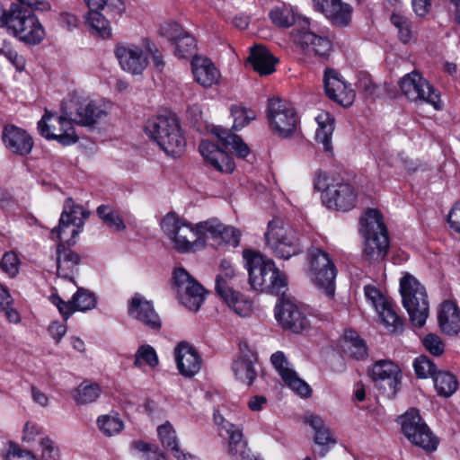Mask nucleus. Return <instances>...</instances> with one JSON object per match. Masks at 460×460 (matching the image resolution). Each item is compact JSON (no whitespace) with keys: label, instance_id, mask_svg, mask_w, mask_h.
I'll list each match as a JSON object with an SVG mask.
<instances>
[{"label":"nucleus","instance_id":"obj_63","mask_svg":"<svg viewBox=\"0 0 460 460\" xmlns=\"http://www.w3.org/2000/svg\"><path fill=\"white\" fill-rule=\"evenodd\" d=\"M271 363L276 368V370L279 372L280 376L283 378L286 375V372H291L292 369L288 367V362L287 361V358L283 352L277 351L274 354H272L270 358Z\"/></svg>","mask_w":460,"mask_h":460},{"label":"nucleus","instance_id":"obj_15","mask_svg":"<svg viewBox=\"0 0 460 460\" xmlns=\"http://www.w3.org/2000/svg\"><path fill=\"white\" fill-rule=\"evenodd\" d=\"M173 279L181 304L198 311L205 299L203 288L182 268L174 270Z\"/></svg>","mask_w":460,"mask_h":460},{"label":"nucleus","instance_id":"obj_30","mask_svg":"<svg viewBox=\"0 0 460 460\" xmlns=\"http://www.w3.org/2000/svg\"><path fill=\"white\" fill-rule=\"evenodd\" d=\"M75 121L82 126H92L108 114L107 105L100 102H81L75 104Z\"/></svg>","mask_w":460,"mask_h":460},{"label":"nucleus","instance_id":"obj_35","mask_svg":"<svg viewBox=\"0 0 460 460\" xmlns=\"http://www.w3.org/2000/svg\"><path fill=\"white\" fill-rule=\"evenodd\" d=\"M341 348L347 356L356 359H362L367 355V349L364 341L353 330L344 332Z\"/></svg>","mask_w":460,"mask_h":460},{"label":"nucleus","instance_id":"obj_34","mask_svg":"<svg viewBox=\"0 0 460 460\" xmlns=\"http://www.w3.org/2000/svg\"><path fill=\"white\" fill-rule=\"evenodd\" d=\"M212 134L217 137L225 147H231L239 157L245 158L249 155L250 148L247 144H245L239 136L232 133L229 129L216 127L212 129Z\"/></svg>","mask_w":460,"mask_h":460},{"label":"nucleus","instance_id":"obj_8","mask_svg":"<svg viewBox=\"0 0 460 460\" xmlns=\"http://www.w3.org/2000/svg\"><path fill=\"white\" fill-rule=\"evenodd\" d=\"M399 87L402 93L410 102H425L430 104L437 111L442 109L438 91L419 71L413 70L402 76L399 81Z\"/></svg>","mask_w":460,"mask_h":460},{"label":"nucleus","instance_id":"obj_10","mask_svg":"<svg viewBox=\"0 0 460 460\" xmlns=\"http://www.w3.org/2000/svg\"><path fill=\"white\" fill-rule=\"evenodd\" d=\"M72 111H64V114L57 116L48 111L38 122L40 134L47 139H55L64 146L71 145L78 140L72 126Z\"/></svg>","mask_w":460,"mask_h":460},{"label":"nucleus","instance_id":"obj_56","mask_svg":"<svg viewBox=\"0 0 460 460\" xmlns=\"http://www.w3.org/2000/svg\"><path fill=\"white\" fill-rule=\"evenodd\" d=\"M141 360L145 361L150 367H155L158 364V358L155 349L149 345H142L136 353L134 365L141 367Z\"/></svg>","mask_w":460,"mask_h":460},{"label":"nucleus","instance_id":"obj_49","mask_svg":"<svg viewBox=\"0 0 460 460\" xmlns=\"http://www.w3.org/2000/svg\"><path fill=\"white\" fill-rule=\"evenodd\" d=\"M391 22L398 29L399 38L404 44L409 43L413 39L411 22L399 13L391 15Z\"/></svg>","mask_w":460,"mask_h":460},{"label":"nucleus","instance_id":"obj_11","mask_svg":"<svg viewBox=\"0 0 460 460\" xmlns=\"http://www.w3.org/2000/svg\"><path fill=\"white\" fill-rule=\"evenodd\" d=\"M400 423L402 433L413 445L429 452L436 450L437 438L423 421L417 409H410L402 415Z\"/></svg>","mask_w":460,"mask_h":460},{"label":"nucleus","instance_id":"obj_60","mask_svg":"<svg viewBox=\"0 0 460 460\" xmlns=\"http://www.w3.org/2000/svg\"><path fill=\"white\" fill-rule=\"evenodd\" d=\"M40 445L41 447V460H58L59 450L55 443L49 438L40 439Z\"/></svg>","mask_w":460,"mask_h":460},{"label":"nucleus","instance_id":"obj_24","mask_svg":"<svg viewBox=\"0 0 460 460\" xmlns=\"http://www.w3.org/2000/svg\"><path fill=\"white\" fill-rule=\"evenodd\" d=\"M314 8L337 27H345L351 21L352 8L341 0H313Z\"/></svg>","mask_w":460,"mask_h":460},{"label":"nucleus","instance_id":"obj_61","mask_svg":"<svg viewBox=\"0 0 460 460\" xmlns=\"http://www.w3.org/2000/svg\"><path fill=\"white\" fill-rule=\"evenodd\" d=\"M186 31H183L181 26L177 22L164 23L160 28L161 35L166 37L173 44L181 37Z\"/></svg>","mask_w":460,"mask_h":460},{"label":"nucleus","instance_id":"obj_21","mask_svg":"<svg viewBox=\"0 0 460 460\" xmlns=\"http://www.w3.org/2000/svg\"><path fill=\"white\" fill-rule=\"evenodd\" d=\"M323 83L326 95L330 99L344 107L353 103L355 92L339 77L337 72L332 69L326 70Z\"/></svg>","mask_w":460,"mask_h":460},{"label":"nucleus","instance_id":"obj_1","mask_svg":"<svg viewBox=\"0 0 460 460\" xmlns=\"http://www.w3.org/2000/svg\"><path fill=\"white\" fill-rule=\"evenodd\" d=\"M360 226L365 238L363 258L369 263L383 261L389 250V237L382 215L369 209L360 219Z\"/></svg>","mask_w":460,"mask_h":460},{"label":"nucleus","instance_id":"obj_42","mask_svg":"<svg viewBox=\"0 0 460 460\" xmlns=\"http://www.w3.org/2000/svg\"><path fill=\"white\" fill-rule=\"evenodd\" d=\"M434 385L439 395L449 397L457 389V380L454 375L439 371L434 376Z\"/></svg>","mask_w":460,"mask_h":460},{"label":"nucleus","instance_id":"obj_29","mask_svg":"<svg viewBox=\"0 0 460 460\" xmlns=\"http://www.w3.org/2000/svg\"><path fill=\"white\" fill-rule=\"evenodd\" d=\"M441 331L447 335H456L460 332V309L450 300L444 301L438 314Z\"/></svg>","mask_w":460,"mask_h":460},{"label":"nucleus","instance_id":"obj_3","mask_svg":"<svg viewBox=\"0 0 460 460\" xmlns=\"http://www.w3.org/2000/svg\"><path fill=\"white\" fill-rule=\"evenodd\" d=\"M146 131L167 155L179 156L183 152L185 138L175 117L160 116L149 120Z\"/></svg>","mask_w":460,"mask_h":460},{"label":"nucleus","instance_id":"obj_19","mask_svg":"<svg viewBox=\"0 0 460 460\" xmlns=\"http://www.w3.org/2000/svg\"><path fill=\"white\" fill-rule=\"evenodd\" d=\"M115 55L123 70L133 75L141 74L147 66L143 49L134 44H118Z\"/></svg>","mask_w":460,"mask_h":460},{"label":"nucleus","instance_id":"obj_2","mask_svg":"<svg viewBox=\"0 0 460 460\" xmlns=\"http://www.w3.org/2000/svg\"><path fill=\"white\" fill-rule=\"evenodd\" d=\"M265 239L271 252L279 259L288 260L302 252L298 232L281 218L269 222Z\"/></svg>","mask_w":460,"mask_h":460},{"label":"nucleus","instance_id":"obj_13","mask_svg":"<svg viewBox=\"0 0 460 460\" xmlns=\"http://www.w3.org/2000/svg\"><path fill=\"white\" fill-rule=\"evenodd\" d=\"M275 317L282 329L296 334L310 328L305 309L290 299H283L275 306Z\"/></svg>","mask_w":460,"mask_h":460},{"label":"nucleus","instance_id":"obj_55","mask_svg":"<svg viewBox=\"0 0 460 460\" xmlns=\"http://www.w3.org/2000/svg\"><path fill=\"white\" fill-rule=\"evenodd\" d=\"M231 113L234 118L233 128L234 130L243 128L256 118V114L253 111L242 107H233Z\"/></svg>","mask_w":460,"mask_h":460},{"label":"nucleus","instance_id":"obj_33","mask_svg":"<svg viewBox=\"0 0 460 460\" xmlns=\"http://www.w3.org/2000/svg\"><path fill=\"white\" fill-rule=\"evenodd\" d=\"M253 69L261 75H266L275 71L276 59L270 52L262 46L254 47L248 58Z\"/></svg>","mask_w":460,"mask_h":460},{"label":"nucleus","instance_id":"obj_62","mask_svg":"<svg viewBox=\"0 0 460 460\" xmlns=\"http://www.w3.org/2000/svg\"><path fill=\"white\" fill-rule=\"evenodd\" d=\"M364 291L367 299L371 302L376 310H379L380 306H385V303L387 302L381 292L374 286H366Z\"/></svg>","mask_w":460,"mask_h":460},{"label":"nucleus","instance_id":"obj_37","mask_svg":"<svg viewBox=\"0 0 460 460\" xmlns=\"http://www.w3.org/2000/svg\"><path fill=\"white\" fill-rule=\"evenodd\" d=\"M157 431L163 446L168 449H171L173 456L178 460H196L193 456L186 455L181 452L178 447L175 430L172 429L171 424L166 423L158 427Z\"/></svg>","mask_w":460,"mask_h":460},{"label":"nucleus","instance_id":"obj_14","mask_svg":"<svg viewBox=\"0 0 460 460\" xmlns=\"http://www.w3.org/2000/svg\"><path fill=\"white\" fill-rule=\"evenodd\" d=\"M89 215V211L84 210L79 205H75L74 200L68 198L66 199L58 226L54 228L51 234H57V238L61 240L66 231L69 230L71 237L66 242L69 246L74 245L75 243V238Z\"/></svg>","mask_w":460,"mask_h":460},{"label":"nucleus","instance_id":"obj_18","mask_svg":"<svg viewBox=\"0 0 460 460\" xmlns=\"http://www.w3.org/2000/svg\"><path fill=\"white\" fill-rule=\"evenodd\" d=\"M49 299L58 307L65 320H67L75 311H87L94 308L96 305L94 294L83 288H78L70 301H64L57 294L51 295Z\"/></svg>","mask_w":460,"mask_h":460},{"label":"nucleus","instance_id":"obj_52","mask_svg":"<svg viewBox=\"0 0 460 460\" xmlns=\"http://www.w3.org/2000/svg\"><path fill=\"white\" fill-rule=\"evenodd\" d=\"M100 429L107 436H113L123 429V422L115 416L103 415L97 420Z\"/></svg>","mask_w":460,"mask_h":460},{"label":"nucleus","instance_id":"obj_47","mask_svg":"<svg viewBox=\"0 0 460 460\" xmlns=\"http://www.w3.org/2000/svg\"><path fill=\"white\" fill-rule=\"evenodd\" d=\"M224 229V224L217 218H211L207 221L198 223V233L203 241V247L206 244V239L210 237L217 243L220 232Z\"/></svg>","mask_w":460,"mask_h":460},{"label":"nucleus","instance_id":"obj_46","mask_svg":"<svg viewBox=\"0 0 460 460\" xmlns=\"http://www.w3.org/2000/svg\"><path fill=\"white\" fill-rule=\"evenodd\" d=\"M234 277V270L231 263L223 260L220 263V271L216 278V291L220 296L233 289L229 283Z\"/></svg>","mask_w":460,"mask_h":460},{"label":"nucleus","instance_id":"obj_54","mask_svg":"<svg viewBox=\"0 0 460 460\" xmlns=\"http://www.w3.org/2000/svg\"><path fill=\"white\" fill-rule=\"evenodd\" d=\"M20 265L21 261L17 253L12 251L5 252L0 261L1 270L11 278L19 273Z\"/></svg>","mask_w":460,"mask_h":460},{"label":"nucleus","instance_id":"obj_43","mask_svg":"<svg viewBox=\"0 0 460 460\" xmlns=\"http://www.w3.org/2000/svg\"><path fill=\"white\" fill-rule=\"evenodd\" d=\"M97 214L102 222L113 231H123L126 226L119 213L108 205H101L97 208Z\"/></svg>","mask_w":460,"mask_h":460},{"label":"nucleus","instance_id":"obj_23","mask_svg":"<svg viewBox=\"0 0 460 460\" xmlns=\"http://www.w3.org/2000/svg\"><path fill=\"white\" fill-rule=\"evenodd\" d=\"M199 150L206 163L215 170L225 173H231L234 170L232 157L217 144L208 139L202 140Z\"/></svg>","mask_w":460,"mask_h":460},{"label":"nucleus","instance_id":"obj_5","mask_svg":"<svg viewBox=\"0 0 460 460\" xmlns=\"http://www.w3.org/2000/svg\"><path fill=\"white\" fill-rule=\"evenodd\" d=\"M314 185L323 190V200L329 208L348 211L357 204L358 192L349 181L320 174Z\"/></svg>","mask_w":460,"mask_h":460},{"label":"nucleus","instance_id":"obj_44","mask_svg":"<svg viewBox=\"0 0 460 460\" xmlns=\"http://www.w3.org/2000/svg\"><path fill=\"white\" fill-rule=\"evenodd\" d=\"M232 368L236 377L248 385H251L256 378L257 373L252 361L247 358L234 360Z\"/></svg>","mask_w":460,"mask_h":460},{"label":"nucleus","instance_id":"obj_59","mask_svg":"<svg viewBox=\"0 0 460 460\" xmlns=\"http://www.w3.org/2000/svg\"><path fill=\"white\" fill-rule=\"evenodd\" d=\"M4 460H38L35 456L28 450L22 449L19 445L10 442L9 448Z\"/></svg>","mask_w":460,"mask_h":460},{"label":"nucleus","instance_id":"obj_6","mask_svg":"<svg viewBox=\"0 0 460 460\" xmlns=\"http://www.w3.org/2000/svg\"><path fill=\"white\" fill-rule=\"evenodd\" d=\"M6 27L16 38L27 44H39L45 37V30L37 16L18 4L11 5Z\"/></svg>","mask_w":460,"mask_h":460},{"label":"nucleus","instance_id":"obj_22","mask_svg":"<svg viewBox=\"0 0 460 460\" xmlns=\"http://www.w3.org/2000/svg\"><path fill=\"white\" fill-rule=\"evenodd\" d=\"M2 141L10 152L22 156L29 155L34 145L32 137L24 129L15 125L4 127Z\"/></svg>","mask_w":460,"mask_h":460},{"label":"nucleus","instance_id":"obj_36","mask_svg":"<svg viewBox=\"0 0 460 460\" xmlns=\"http://www.w3.org/2000/svg\"><path fill=\"white\" fill-rule=\"evenodd\" d=\"M226 304L239 316L249 317L253 310L252 301L234 289L220 295Z\"/></svg>","mask_w":460,"mask_h":460},{"label":"nucleus","instance_id":"obj_64","mask_svg":"<svg viewBox=\"0 0 460 460\" xmlns=\"http://www.w3.org/2000/svg\"><path fill=\"white\" fill-rule=\"evenodd\" d=\"M49 332L56 342H59L66 332V325L58 322H53L49 327Z\"/></svg>","mask_w":460,"mask_h":460},{"label":"nucleus","instance_id":"obj_51","mask_svg":"<svg viewBox=\"0 0 460 460\" xmlns=\"http://www.w3.org/2000/svg\"><path fill=\"white\" fill-rule=\"evenodd\" d=\"M175 50L174 53L179 58H185L191 56L196 49L195 39L185 32L180 39L174 43Z\"/></svg>","mask_w":460,"mask_h":460},{"label":"nucleus","instance_id":"obj_26","mask_svg":"<svg viewBox=\"0 0 460 460\" xmlns=\"http://www.w3.org/2000/svg\"><path fill=\"white\" fill-rule=\"evenodd\" d=\"M225 428L227 434H229V437L226 438L227 453L233 460H260L248 447L241 428L230 425H226Z\"/></svg>","mask_w":460,"mask_h":460},{"label":"nucleus","instance_id":"obj_27","mask_svg":"<svg viewBox=\"0 0 460 460\" xmlns=\"http://www.w3.org/2000/svg\"><path fill=\"white\" fill-rule=\"evenodd\" d=\"M195 81L203 87H211L219 83L221 74L207 58L195 56L191 62Z\"/></svg>","mask_w":460,"mask_h":460},{"label":"nucleus","instance_id":"obj_50","mask_svg":"<svg viewBox=\"0 0 460 460\" xmlns=\"http://www.w3.org/2000/svg\"><path fill=\"white\" fill-rule=\"evenodd\" d=\"M282 379L288 387H290L300 396H311L312 389L304 380L297 376L296 373L294 370L288 373L286 372V375Z\"/></svg>","mask_w":460,"mask_h":460},{"label":"nucleus","instance_id":"obj_12","mask_svg":"<svg viewBox=\"0 0 460 460\" xmlns=\"http://www.w3.org/2000/svg\"><path fill=\"white\" fill-rule=\"evenodd\" d=\"M307 259L314 282L323 288L327 296H332L337 270L330 255L318 248H311L308 251Z\"/></svg>","mask_w":460,"mask_h":460},{"label":"nucleus","instance_id":"obj_32","mask_svg":"<svg viewBox=\"0 0 460 460\" xmlns=\"http://www.w3.org/2000/svg\"><path fill=\"white\" fill-rule=\"evenodd\" d=\"M265 270L264 283L259 287L258 290L276 296L284 294L287 288V278L279 271L272 260L268 259V267Z\"/></svg>","mask_w":460,"mask_h":460},{"label":"nucleus","instance_id":"obj_28","mask_svg":"<svg viewBox=\"0 0 460 460\" xmlns=\"http://www.w3.org/2000/svg\"><path fill=\"white\" fill-rule=\"evenodd\" d=\"M243 257L249 273V283L253 289L258 290L259 287L264 283L263 274L268 267V259L251 250L243 251Z\"/></svg>","mask_w":460,"mask_h":460},{"label":"nucleus","instance_id":"obj_9","mask_svg":"<svg viewBox=\"0 0 460 460\" xmlns=\"http://www.w3.org/2000/svg\"><path fill=\"white\" fill-rule=\"evenodd\" d=\"M267 118L270 130L280 137L293 135L299 124V118L293 105L279 98L269 100Z\"/></svg>","mask_w":460,"mask_h":460},{"label":"nucleus","instance_id":"obj_53","mask_svg":"<svg viewBox=\"0 0 460 460\" xmlns=\"http://www.w3.org/2000/svg\"><path fill=\"white\" fill-rule=\"evenodd\" d=\"M413 367L419 378H428L429 376L434 378L437 374L435 364L427 356H420L415 358Z\"/></svg>","mask_w":460,"mask_h":460},{"label":"nucleus","instance_id":"obj_39","mask_svg":"<svg viewBox=\"0 0 460 460\" xmlns=\"http://www.w3.org/2000/svg\"><path fill=\"white\" fill-rule=\"evenodd\" d=\"M86 23L93 34L102 39L111 35V29L109 21L99 11L89 12L86 17Z\"/></svg>","mask_w":460,"mask_h":460},{"label":"nucleus","instance_id":"obj_40","mask_svg":"<svg viewBox=\"0 0 460 460\" xmlns=\"http://www.w3.org/2000/svg\"><path fill=\"white\" fill-rule=\"evenodd\" d=\"M306 422L314 429V441L318 445L335 444L336 439L333 438L330 429L325 426L323 420L314 415L306 418Z\"/></svg>","mask_w":460,"mask_h":460},{"label":"nucleus","instance_id":"obj_57","mask_svg":"<svg viewBox=\"0 0 460 460\" xmlns=\"http://www.w3.org/2000/svg\"><path fill=\"white\" fill-rule=\"evenodd\" d=\"M422 344L426 350L433 356H440L445 349V345L440 337L434 333L426 335L422 340Z\"/></svg>","mask_w":460,"mask_h":460},{"label":"nucleus","instance_id":"obj_48","mask_svg":"<svg viewBox=\"0 0 460 460\" xmlns=\"http://www.w3.org/2000/svg\"><path fill=\"white\" fill-rule=\"evenodd\" d=\"M270 20L279 27H290L296 23V14L289 7H277L270 13Z\"/></svg>","mask_w":460,"mask_h":460},{"label":"nucleus","instance_id":"obj_41","mask_svg":"<svg viewBox=\"0 0 460 460\" xmlns=\"http://www.w3.org/2000/svg\"><path fill=\"white\" fill-rule=\"evenodd\" d=\"M100 394L99 385L86 380L78 385L74 398L77 404H87L95 402Z\"/></svg>","mask_w":460,"mask_h":460},{"label":"nucleus","instance_id":"obj_4","mask_svg":"<svg viewBox=\"0 0 460 460\" xmlns=\"http://www.w3.org/2000/svg\"><path fill=\"white\" fill-rule=\"evenodd\" d=\"M402 304L413 325L422 327L429 316V301L425 288L411 274L400 280Z\"/></svg>","mask_w":460,"mask_h":460},{"label":"nucleus","instance_id":"obj_25","mask_svg":"<svg viewBox=\"0 0 460 460\" xmlns=\"http://www.w3.org/2000/svg\"><path fill=\"white\" fill-rule=\"evenodd\" d=\"M175 360L179 372L186 376H194L201 367V358L199 352L189 343L181 342L174 350Z\"/></svg>","mask_w":460,"mask_h":460},{"label":"nucleus","instance_id":"obj_31","mask_svg":"<svg viewBox=\"0 0 460 460\" xmlns=\"http://www.w3.org/2000/svg\"><path fill=\"white\" fill-rule=\"evenodd\" d=\"M80 256L59 243L57 249V275L59 278L74 281V275L78 270Z\"/></svg>","mask_w":460,"mask_h":460},{"label":"nucleus","instance_id":"obj_17","mask_svg":"<svg viewBox=\"0 0 460 460\" xmlns=\"http://www.w3.org/2000/svg\"><path fill=\"white\" fill-rule=\"evenodd\" d=\"M291 37L294 43L308 55L326 58L332 51V43L327 38L318 36L305 28L295 29Z\"/></svg>","mask_w":460,"mask_h":460},{"label":"nucleus","instance_id":"obj_7","mask_svg":"<svg viewBox=\"0 0 460 460\" xmlns=\"http://www.w3.org/2000/svg\"><path fill=\"white\" fill-rule=\"evenodd\" d=\"M164 234L173 243V248L180 252H193L203 248V241L195 226L185 223L173 213L167 214L161 222Z\"/></svg>","mask_w":460,"mask_h":460},{"label":"nucleus","instance_id":"obj_58","mask_svg":"<svg viewBox=\"0 0 460 460\" xmlns=\"http://www.w3.org/2000/svg\"><path fill=\"white\" fill-rule=\"evenodd\" d=\"M240 242V233L233 226L224 225V229L220 232L219 239L217 245L229 244L234 247L237 246Z\"/></svg>","mask_w":460,"mask_h":460},{"label":"nucleus","instance_id":"obj_16","mask_svg":"<svg viewBox=\"0 0 460 460\" xmlns=\"http://www.w3.org/2000/svg\"><path fill=\"white\" fill-rule=\"evenodd\" d=\"M401 370L390 360H380L371 368L370 376L376 385L384 391L388 397L394 396L399 385Z\"/></svg>","mask_w":460,"mask_h":460},{"label":"nucleus","instance_id":"obj_20","mask_svg":"<svg viewBox=\"0 0 460 460\" xmlns=\"http://www.w3.org/2000/svg\"><path fill=\"white\" fill-rule=\"evenodd\" d=\"M128 313L129 316L150 329L157 331L161 328V319L155 312L153 303L138 293L130 299Z\"/></svg>","mask_w":460,"mask_h":460},{"label":"nucleus","instance_id":"obj_38","mask_svg":"<svg viewBox=\"0 0 460 460\" xmlns=\"http://www.w3.org/2000/svg\"><path fill=\"white\" fill-rule=\"evenodd\" d=\"M318 128L315 133L316 141L323 144L326 152L332 151V135L334 130V119L329 117L328 113L317 117Z\"/></svg>","mask_w":460,"mask_h":460},{"label":"nucleus","instance_id":"obj_45","mask_svg":"<svg viewBox=\"0 0 460 460\" xmlns=\"http://www.w3.org/2000/svg\"><path fill=\"white\" fill-rule=\"evenodd\" d=\"M383 323L392 332H401L402 331V321L397 315L392 305L388 302L385 303V306H380L379 310H376Z\"/></svg>","mask_w":460,"mask_h":460}]
</instances>
